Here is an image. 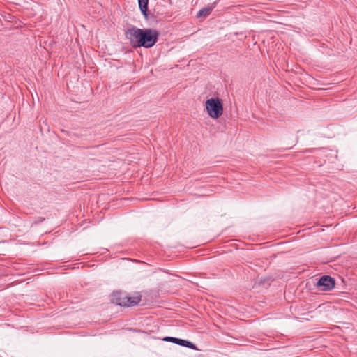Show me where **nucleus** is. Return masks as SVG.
Instances as JSON below:
<instances>
[{"label":"nucleus","instance_id":"f257e3e1","mask_svg":"<svg viewBox=\"0 0 357 357\" xmlns=\"http://www.w3.org/2000/svg\"><path fill=\"white\" fill-rule=\"evenodd\" d=\"M125 36L133 47L150 48L157 43L159 33L154 29L132 26L125 31Z\"/></svg>","mask_w":357,"mask_h":357},{"label":"nucleus","instance_id":"f03ea898","mask_svg":"<svg viewBox=\"0 0 357 357\" xmlns=\"http://www.w3.org/2000/svg\"><path fill=\"white\" fill-rule=\"evenodd\" d=\"M206 109L208 114L213 119L219 118L223 112V105L220 98H210L206 102Z\"/></svg>","mask_w":357,"mask_h":357},{"label":"nucleus","instance_id":"7ed1b4c3","mask_svg":"<svg viewBox=\"0 0 357 357\" xmlns=\"http://www.w3.org/2000/svg\"><path fill=\"white\" fill-rule=\"evenodd\" d=\"M317 286L321 291H330L335 286V280L329 275L321 276L317 282Z\"/></svg>","mask_w":357,"mask_h":357},{"label":"nucleus","instance_id":"20e7f679","mask_svg":"<svg viewBox=\"0 0 357 357\" xmlns=\"http://www.w3.org/2000/svg\"><path fill=\"white\" fill-rule=\"evenodd\" d=\"M126 295L127 293L124 291H114L111 295V301L117 305L126 307Z\"/></svg>","mask_w":357,"mask_h":357},{"label":"nucleus","instance_id":"39448f33","mask_svg":"<svg viewBox=\"0 0 357 357\" xmlns=\"http://www.w3.org/2000/svg\"><path fill=\"white\" fill-rule=\"evenodd\" d=\"M142 299L141 295L137 294L133 296H129L128 294L126 295V299L125 301L126 307H132L137 305Z\"/></svg>","mask_w":357,"mask_h":357},{"label":"nucleus","instance_id":"423d86ee","mask_svg":"<svg viewBox=\"0 0 357 357\" xmlns=\"http://www.w3.org/2000/svg\"><path fill=\"white\" fill-rule=\"evenodd\" d=\"M220 0H217L215 1V2H213L211 6H208V7H206V8H203L202 9H201L199 13H197V17H207L210 15L211 12L212 11V10L215 7L218 1H219Z\"/></svg>","mask_w":357,"mask_h":357},{"label":"nucleus","instance_id":"0eeeda50","mask_svg":"<svg viewBox=\"0 0 357 357\" xmlns=\"http://www.w3.org/2000/svg\"><path fill=\"white\" fill-rule=\"evenodd\" d=\"M139 8L142 15L146 19H148V3L149 0H137Z\"/></svg>","mask_w":357,"mask_h":357},{"label":"nucleus","instance_id":"6e6552de","mask_svg":"<svg viewBox=\"0 0 357 357\" xmlns=\"http://www.w3.org/2000/svg\"><path fill=\"white\" fill-rule=\"evenodd\" d=\"M178 344L181 345V346H183V347H185L192 349H195V350L197 349V347L195 346V344H194L192 342H191L190 341H188V340H183V339H180L179 338Z\"/></svg>","mask_w":357,"mask_h":357},{"label":"nucleus","instance_id":"1a4fd4ad","mask_svg":"<svg viewBox=\"0 0 357 357\" xmlns=\"http://www.w3.org/2000/svg\"><path fill=\"white\" fill-rule=\"evenodd\" d=\"M179 338L173 337H165L162 339L163 341L169 342L178 344Z\"/></svg>","mask_w":357,"mask_h":357}]
</instances>
